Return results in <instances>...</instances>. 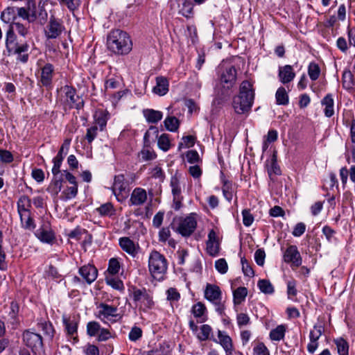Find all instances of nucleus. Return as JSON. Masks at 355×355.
<instances>
[{"label": "nucleus", "mask_w": 355, "mask_h": 355, "mask_svg": "<svg viewBox=\"0 0 355 355\" xmlns=\"http://www.w3.org/2000/svg\"><path fill=\"white\" fill-rule=\"evenodd\" d=\"M254 99L252 84L243 80L239 87V93L233 98L232 106L236 113L243 114L251 110Z\"/></svg>", "instance_id": "f257e3e1"}, {"label": "nucleus", "mask_w": 355, "mask_h": 355, "mask_svg": "<svg viewBox=\"0 0 355 355\" xmlns=\"http://www.w3.org/2000/svg\"><path fill=\"white\" fill-rule=\"evenodd\" d=\"M107 45L111 51L119 55H126L132 48L129 35L119 29L113 30L110 33L107 35Z\"/></svg>", "instance_id": "f03ea898"}, {"label": "nucleus", "mask_w": 355, "mask_h": 355, "mask_svg": "<svg viewBox=\"0 0 355 355\" xmlns=\"http://www.w3.org/2000/svg\"><path fill=\"white\" fill-rule=\"evenodd\" d=\"M168 270V261L166 257L157 250H153L148 258V270L151 277L157 280L165 279Z\"/></svg>", "instance_id": "7ed1b4c3"}, {"label": "nucleus", "mask_w": 355, "mask_h": 355, "mask_svg": "<svg viewBox=\"0 0 355 355\" xmlns=\"http://www.w3.org/2000/svg\"><path fill=\"white\" fill-rule=\"evenodd\" d=\"M196 214L191 213L186 217H175L171 224L172 228L183 237H189L197 227Z\"/></svg>", "instance_id": "20e7f679"}, {"label": "nucleus", "mask_w": 355, "mask_h": 355, "mask_svg": "<svg viewBox=\"0 0 355 355\" xmlns=\"http://www.w3.org/2000/svg\"><path fill=\"white\" fill-rule=\"evenodd\" d=\"M130 296L139 310L147 311L152 309L155 305L153 296L149 293L146 288H139L135 286H132L128 288Z\"/></svg>", "instance_id": "39448f33"}, {"label": "nucleus", "mask_w": 355, "mask_h": 355, "mask_svg": "<svg viewBox=\"0 0 355 355\" xmlns=\"http://www.w3.org/2000/svg\"><path fill=\"white\" fill-rule=\"evenodd\" d=\"M59 95L60 101L65 109L76 108L78 110L83 106V101L76 94L75 89L69 85L61 87Z\"/></svg>", "instance_id": "423d86ee"}, {"label": "nucleus", "mask_w": 355, "mask_h": 355, "mask_svg": "<svg viewBox=\"0 0 355 355\" xmlns=\"http://www.w3.org/2000/svg\"><path fill=\"white\" fill-rule=\"evenodd\" d=\"M22 338L24 344L31 348L33 352H39L42 349L43 339L40 334L28 329L23 332Z\"/></svg>", "instance_id": "0eeeda50"}, {"label": "nucleus", "mask_w": 355, "mask_h": 355, "mask_svg": "<svg viewBox=\"0 0 355 355\" xmlns=\"http://www.w3.org/2000/svg\"><path fill=\"white\" fill-rule=\"evenodd\" d=\"M94 125L90 127V142L96 137L97 130L102 131L106 127L108 119L107 112L103 110H98L94 114Z\"/></svg>", "instance_id": "6e6552de"}, {"label": "nucleus", "mask_w": 355, "mask_h": 355, "mask_svg": "<svg viewBox=\"0 0 355 355\" xmlns=\"http://www.w3.org/2000/svg\"><path fill=\"white\" fill-rule=\"evenodd\" d=\"M151 133L155 135V137L157 138V145L161 150L166 152L170 149L171 141L169 139V135L168 134L164 133L160 136H158L159 130L155 126H150L148 130H147L144 134V141L146 145L150 143L149 137Z\"/></svg>", "instance_id": "1a4fd4ad"}, {"label": "nucleus", "mask_w": 355, "mask_h": 355, "mask_svg": "<svg viewBox=\"0 0 355 355\" xmlns=\"http://www.w3.org/2000/svg\"><path fill=\"white\" fill-rule=\"evenodd\" d=\"M96 309L97 311L94 312V315L103 322L110 317L121 318L119 314L117 313L118 309L116 306L101 302L97 304Z\"/></svg>", "instance_id": "9d476101"}, {"label": "nucleus", "mask_w": 355, "mask_h": 355, "mask_svg": "<svg viewBox=\"0 0 355 355\" xmlns=\"http://www.w3.org/2000/svg\"><path fill=\"white\" fill-rule=\"evenodd\" d=\"M284 261L286 263L291 264V266L299 267L302 265V259L295 245H290L284 251L283 254Z\"/></svg>", "instance_id": "9b49d317"}, {"label": "nucleus", "mask_w": 355, "mask_h": 355, "mask_svg": "<svg viewBox=\"0 0 355 355\" xmlns=\"http://www.w3.org/2000/svg\"><path fill=\"white\" fill-rule=\"evenodd\" d=\"M90 337H95L98 342H105L112 337L110 329L101 327L96 321H90Z\"/></svg>", "instance_id": "f8f14e48"}, {"label": "nucleus", "mask_w": 355, "mask_h": 355, "mask_svg": "<svg viewBox=\"0 0 355 355\" xmlns=\"http://www.w3.org/2000/svg\"><path fill=\"white\" fill-rule=\"evenodd\" d=\"M237 70L234 66L226 67L220 75V83L229 91L236 83Z\"/></svg>", "instance_id": "ddd939ff"}, {"label": "nucleus", "mask_w": 355, "mask_h": 355, "mask_svg": "<svg viewBox=\"0 0 355 355\" xmlns=\"http://www.w3.org/2000/svg\"><path fill=\"white\" fill-rule=\"evenodd\" d=\"M36 236L43 243L52 244L55 240V233L50 227L49 222H44L37 230Z\"/></svg>", "instance_id": "4468645a"}, {"label": "nucleus", "mask_w": 355, "mask_h": 355, "mask_svg": "<svg viewBox=\"0 0 355 355\" xmlns=\"http://www.w3.org/2000/svg\"><path fill=\"white\" fill-rule=\"evenodd\" d=\"M119 245L121 250L132 257H135L139 250L138 243H135L130 237L123 236L119 239Z\"/></svg>", "instance_id": "2eb2a0df"}, {"label": "nucleus", "mask_w": 355, "mask_h": 355, "mask_svg": "<svg viewBox=\"0 0 355 355\" xmlns=\"http://www.w3.org/2000/svg\"><path fill=\"white\" fill-rule=\"evenodd\" d=\"M29 14L30 16L33 14V19H30V23H33L35 21L38 20L40 24H44L48 17L47 12L46 11L44 6L40 5V3L38 6H36L34 3L32 5L29 3Z\"/></svg>", "instance_id": "dca6fc26"}, {"label": "nucleus", "mask_w": 355, "mask_h": 355, "mask_svg": "<svg viewBox=\"0 0 355 355\" xmlns=\"http://www.w3.org/2000/svg\"><path fill=\"white\" fill-rule=\"evenodd\" d=\"M278 76L282 83L287 84L293 80L295 73L291 65L286 64L284 67H279Z\"/></svg>", "instance_id": "f3484780"}, {"label": "nucleus", "mask_w": 355, "mask_h": 355, "mask_svg": "<svg viewBox=\"0 0 355 355\" xmlns=\"http://www.w3.org/2000/svg\"><path fill=\"white\" fill-rule=\"evenodd\" d=\"M147 200V193L141 187L135 188L130 196V202L132 205L140 206Z\"/></svg>", "instance_id": "a211bd4d"}, {"label": "nucleus", "mask_w": 355, "mask_h": 355, "mask_svg": "<svg viewBox=\"0 0 355 355\" xmlns=\"http://www.w3.org/2000/svg\"><path fill=\"white\" fill-rule=\"evenodd\" d=\"M218 338L216 343H218L225 352V355H230L231 352L234 349L231 337L225 332L220 330L218 331Z\"/></svg>", "instance_id": "6ab92c4d"}, {"label": "nucleus", "mask_w": 355, "mask_h": 355, "mask_svg": "<svg viewBox=\"0 0 355 355\" xmlns=\"http://www.w3.org/2000/svg\"><path fill=\"white\" fill-rule=\"evenodd\" d=\"M53 71L54 67L50 63L46 64L43 67L41 68L40 81L43 86L49 87L51 85Z\"/></svg>", "instance_id": "aec40b11"}, {"label": "nucleus", "mask_w": 355, "mask_h": 355, "mask_svg": "<svg viewBox=\"0 0 355 355\" xmlns=\"http://www.w3.org/2000/svg\"><path fill=\"white\" fill-rule=\"evenodd\" d=\"M62 31V26L55 18L51 17L47 30L46 31V35L48 38H56Z\"/></svg>", "instance_id": "412c9836"}, {"label": "nucleus", "mask_w": 355, "mask_h": 355, "mask_svg": "<svg viewBox=\"0 0 355 355\" xmlns=\"http://www.w3.org/2000/svg\"><path fill=\"white\" fill-rule=\"evenodd\" d=\"M221 291L219 286L207 284L205 290V297L211 302H214L218 300H221Z\"/></svg>", "instance_id": "4be33fe9"}, {"label": "nucleus", "mask_w": 355, "mask_h": 355, "mask_svg": "<svg viewBox=\"0 0 355 355\" xmlns=\"http://www.w3.org/2000/svg\"><path fill=\"white\" fill-rule=\"evenodd\" d=\"M267 172L270 179L274 181V175H281L282 171L280 166L277 163V152L274 151L269 164H266Z\"/></svg>", "instance_id": "5701e85b"}, {"label": "nucleus", "mask_w": 355, "mask_h": 355, "mask_svg": "<svg viewBox=\"0 0 355 355\" xmlns=\"http://www.w3.org/2000/svg\"><path fill=\"white\" fill-rule=\"evenodd\" d=\"M169 89L168 80L164 76H157L156 78V85L153 87V92L162 96L167 94Z\"/></svg>", "instance_id": "b1692460"}, {"label": "nucleus", "mask_w": 355, "mask_h": 355, "mask_svg": "<svg viewBox=\"0 0 355 355\" xmlns=\"http://www.w3.org/2000/svg\"><path fill=\"white\" fill-rule=\"evenodd\" d=\"M207 308L202 302H197L191 308V313L198 319V322L202 323L207 320L206 315Z\"/></svg>", "instance_id": "393cba45"}, {"label": "nucleus", "mask_w": 355, "mask_h": 355, "mask_svg": "<svg viewBox=\"0 0 355 355\" xmlns=\"http://www.w3.org/2000/svg\"><path fill=\"white\" fill-rule=\"evenodd\" d=\"M28 50L29 45L27 43L17 44L14 50V53L17 55V60L22 63H26L29 58Z\"/></svg>", "instance_id": "a878e982"}, {"label": "nucleus", "mask_w": 355, "mask_h": 355, "mask_svg": "<svg viewBox=\"0 0 355 355\" xmlns=\"http://www.w3.org/2000/svg\"><path fill=\"white\" fill-rule=\"evenodd\" d=\"M324 106V114L325 116L330 118L334 114V100L331 94H327L321 101Z\"/></svg>", "instance_id": "bb28decb"}, {"label": "nucleus", "mask_w": 355, "mask_h": 355, "mask_svg": "<svg viewBox=\"0 0 355 355\" xmlns=\"http://www.w3.org/2000/svg\"><path fill=\"white\" fill-rule=\"evenodd\" d=\"M199 330L200 331L196 334V337L200 341L211 340L214 342H217V340L212 335V328L210 325L202 324L200 327Z\"/></svg>", "instance_id": "cd10ccee"}, {"label": "nucleus", "mask_w": 355, "mask_h": 355, "mask_svg": "<svg viewBox=\"0 0 355 355\" xmlns=\"http://www.w3.org/2000/svg\"><path fill=\"white\" fill-rule=\"evenodd\" d=\"M17 212L19 215L27 214L31 211V200L26 195L19 197L17 202Z\"/></svg>", "instance_id": "c85d7f7f"}, {"label": "nucleus", "mask_w": 355, "mask_h": 355, "mask_svg": "<svg viewBox=\"0 0 355 355\" xmlns=\"http://www.w3.org/2000/svg\"><path fill=\"white\" fill-rule=\"evenodd\" d=\"M146 121L149 123H157L162 120L163 114L153 109H146L143 111Z\"/></svg>", "instance_id": "c756f323"}, {"label": "nucleus", "mask_w": 355, "mask_h": 355, "mask_svg": "<svg viewBox=\"0 0 355 355\" xmlns=\"http://www.w3.org/2000/svg\"><path fill=\"white\" fill-rule=\"evenodd\" d=\"M98 213L101 216L104 217H112L116 214V210L114 205L111 202H106L102 204L99 207L96 208L94 213Z\"/></svg>", "instance_id": "7c9ffc66"}, {"label": "nucleus", "mask_w": 355, "mask_h": 355, "mask_svg": "<svg viewBox=\"0 0 355 355\" xmlns=\"http://www.w3.org/2000/svg\"><path fill=\"white\" fill-rule=\"evenodd\" d=\"M63 180L64 179L62 178V174H60L58 176H53V180L47 189V191L49 193L57 196L61 191Z\"/></svg>", "instance_id": "2f4dec72"}, {"label": "nucleus", "mask_w": 355, "mask_h": 355, "mask_svg": "<svg viewBox=\"0 0 355 355\" xmlns=\"http://www.w3.org/2000/svg\"><path fill=\"white\" fill-rule=\"evenodd\" d=\"M223 182L222 191L224 198L228 201L231 202L233 198V184L232 181L227 180L225 177L221 178Z\"/></svg>", "instance_id": "473e14b6"}, {"label": "nucleus", "mask_w": 355, "mask_h": 355, "mask_svg": "<svg viewBox=\"0 0 355 355\" xmlns=\"http://www.w3.org/2000/svg\"><path fill=\"white\" fill-rule=\"evenodd\" d=\"M126 188V183L125 182V176L123 174L115 175L114 179V184L112 186V190L114 193L120 194Z\"/></svg>", "instance_id": "72a5a7b5"}, {"label": "nucleus", "mask_w": 355, "mask_h": 355, "mask_svg": "<svg viewBox=\"0 0 355 355\" xmlns=\"http://www.w3.org/2000/svg\"><path fill=\"white\" fill-rule=\"evenodd\" d=\"M19 311V304L16 301H12L10 305V311L8 313V320L12 324H18L19 321L18 318Z\"/></svg>", "instance_id": "f704fd0d"}, {"label": "nucleus", "mask_w": 355, "mask_h": 355, "mask_svg": "<svg viewBox=\"0 0 355 355\" xmlns=\"http://www.w3.org/2000/svg\"><path fill=\"white\" fill-rule=\"evenodd\" d=\"M1 18L6 23H10L11 24L15 22L17 19L16 8L8 7L5 9L1 15Z\"/></svg>", "instance_id": "c9c22d12"}, {"label": "nucleus", "mask_w": 355, "mask_h": 355, "mask_svg": "<svg viewBox=\"0 0 355 355\" xmlns=\"http://www.w3.org/2000/svg\"><path fill=\"white\" fill-rule=\"evenodd\" d=\"M343 87L347 90L353 89L355 87L354 75L349 70L344 71L342 76Z\"/></svg>", "instance_id": "e433bc0d"}, {"label": "nucleus", "mask_w": 355, "mask_h": 355, "mask_svg": "<svg viewBox=\"0 0 355 355\" xmlns=\"http://www.w3.org/2000/svg\"><path fill=\"white\" fill-rule=\"evenodd\" d=\"M338 355H349V344L343 337L334 339Z\"/></svg>", "instance_id": "4c0bfd02"}, {"label": "nucleus", "mask_w": 355, "mask_h": 355, "mask_svg": "<svg viewBox=\"0 0 355 355\" xmlns=\"http://www.w3.org/2000/svg\"><path fill=\"white\" fill-rule=\"evenodd\" d=\"M146 355H171L169 345L166 343H160L158 347L147 352Z\"/></svg>", "instance_id": "58836bf2"}, {"label": "nucleus", "mask_w": 355, "mask_h": 355, "mask_svg": "<svg viewBox=\"0 0 355 355\" xmlns=\"http://www.w3.org/2000/svg\"><path fill=\"white\" fill-rule=\"evenodd\" d=\"M276 103L279 105H286L289 103V97L286 91V89L283 87H280L277 89L275 93Z\"/></svg>", "instance_id": "ea45409f"}, {"label": "nucleus", "mask_w": 355, "mask_h": 355, "mask_svg": "<svg viewBox=\"0 0 355 355\" xmlns=\"http://www.w3.org/2000/svg\"><path fill=\"white\" fill-rule=\"evenodd\" d=\"M37 327L39 329L43 331L45 335L49 336L51 338L53 337L55 330L51 322L41 319L37 322Z\"/></svg>", "instance_id": "a19ab883"}, {"label": "nucleus", "mask_w": 355, "mask_h": 355, "mask_svg": "<svg viewBox=\"0 0 355 355\" xmlns=\"http://www.w3.org/2000/svg\"><path fill=\"white\" fill-rule=\"evenodd\" d=\"M22 227L26 230H33L35 228L34 220L31 216V212L19 215Z\"/></svg>", "instance_id": "79ce46f5"}, {"label": "nucleus", "mask_w": 355, "mask_h": 355, "mask_svg": "<svg viewBox=\"0 0 355 355\" xmlns=\"http://www.w3.org/2000/svg\"><path fill=\"white\" fill-rule=\"evenodd\" d=\"M248 295V289L244 286H240L233 291V301L235 304H240L245 300Z\"/></svg>", "instance_id": "37998d69"}, {"label": "nucleus", "mask_w": 355, "mask_h": 355, "mask_svg": "<svg viewBox=\"0 0 355 355\" xmlns=\"http://www.w3.org/2000/svg\"><path fill=\"white\" fill-rule=\"evenodd\" d=\"M286 327L283 324L278 325L270 332V338L272 340L279 341L285 336Z\"/></svg>", "instance_id": "c03bdc74"}, {"label": "nucleus", "mask_w": 355, "mask_h": 355, "mask_svg": "<svg viewBox=\"0 0 355 355\" xmlns=\"http://www.w3.org/2000/svg\"><path fill=\"white\" fill-rule=\"evenodd\" d=\"M165 128L170 132H176L180 125L179 120L174 116H167L164 121Z\"/></svg>", "instance_id": "a18cd8bd"}, {"label": "nucleus", "mask_w": 355, "mask_h": 355, "mask_svg": "<svg viewBox=\"0 0 355 355\" xmlns=\"http://www.w3.org/2000/svg\"><path fill=\"white\" fill-rule=\"evenodd\" d=\"M63 323L65 326L67 333L69 336H73L77 331V323L75 320H71L65 315L62 317Z\"/></svg>", "instance_id": "49530a36"}, {"label": "nucleus", "mask_w": 355, "mask_h": 355, "mask_svg": "<svg viewBox=\"0 0 355 355\" xmlns=\"http://www.w3.org/2000/svg\"><path fill=\"white\" fill-rule=\"evenodd\" d=\"M324 332V326L322 323L314 324L313 329L309 333V340L318 341L320 336Z\"/></svg>", "instance_id": "de8ad7c7"}, {"label": "nucleus", "mask_w": 355, "mask_h": 355, "mask_svg": "<svg viewBox=\"0 0 355 355\" xmlns=\"http://www.w3.org/2000/svg\"><path fill=\"white\" fill-rule=\"evenodd\" d=\"M257 286L264 294H272L275 292L274 286L268 279H259Z\"/></svg>", "instance_id": "09e8293b"}, {"label": "nucleus", "mask_w": 355, "mask_h": 355, "mask_svg": "<svg viewBox=\"0 0 355 355\" xmlns=\"http://www.w3.org/2000/svg\"><path fill=\"white\" fill-rule=\"evenodd\" d=\"M149 174L151 178L158 180L159 182H163L166 178L165 173L159 165L150 168Z\"/></svg>", "instance_id": "8fccbe9b"}, {"label": "nucleus", "mask_w": 355, "mask_h": 355, "mask_svg": "<svg viewBox=\"0 0 355 355\" xmlns=\"http://www.w3.org/2000/svg\"><path fill=\"white\" fill-rule=\"evenodd\" d=\"M320 68L315 62H311L308 67V74L311 80L315 81L318 79L320 75Z\"/></svg>", "instance_id": "3c124183"}, {"label": "nucleus", "mask_w": 355, "mask_h": 355, "mask_svg": "<svg viewBox=\"0 0 355 355\" xmlns=\"http://www.w3.org/2000/svg\"><path fill=\"white\" fill-rule=\"evenodd\" d=\"M170 185L173 197L180 196L181 194V188L180 186V180L177 176L171 177Z\"/></svg>", "instance_id": "603ef678"}, {"label": "nucleus", "mask_w": 355, "mask_h": 355, "mask_svg": "<svg viewBox=\"0 0 355 355\" xmlns=\"http://www.w3.org/2000/svg\"><path fill=\"white\" fill-rule=\"evenodd\" d=\"M107 284L115 290L119 291H124V285L123 282L117 277L107 278Z\"/></svg>", "instance_id": "864d4df0"}, {"label": "nucleus", "mask_w": 355, "mask_h": 355, "mask_svg": "<svg viewBox=\"0 0 355 355\" xmlns=\"http://www.w3.org/2000/svg\"><path fill=\"white\" fill-rule=\"evenodd\" d=\"M241 262L244 275L250 277H253L254 275V271L248 260L245 257H241Z\"/></svg>", "instance_id": "5fc2aeb1"}, {"label": "nucleus", "mask_w": 355, "mask_h": 355, "mask_svg": "<svg viewBox=\"0 0 355 355\" xmlns=\"http://www.w3.org/2000/svg\"><path fill=\"white\" fill-rule=\"evenodd\" d=\"M16 13L17 17L27 20L28 23H30V19H33V14H32L31 16H30L29 14V5L27 8L24 7L16 8Z\"/></svg>", "instance_id": "6e6d98bb"}, {"label": "nucleus", "mask_w": 355, "mask_h": 355, "mask_svg": "<svg viewBox=\"0 0 355 355\" xmlns=\"http://www.w3.org/2000/svg\"><path fill=\"white\" fill-rule=\"evenodd\" d=\"M254 355H270L268 347L262 342H259L253 348Z\"/></svg>", "instance_id": "4d7b16f0"}, {"label": "nucleus", "mask_w": 355, "mask_h": 355, "mask_svg": "<svg viewBox=\"0 0 355 355\" xmlns=\"http://www.w3.org/2000/svg\"><path fill=\"white\" fill-rule=\"evenodd\" d=\"M10 27L13 29V31H16L20 35L25 37L28 33V28L25 25L15 21L10 24Z\"/></svg>", "instance_id": "13d9d810"}, {"label": "nucleus", "mask_w": 355, "mask_h": 355, "mask_svg": "<svg viewBox=\"0 0 355 355\" xmlns=\"http://www.w3.org/2000/svg\"><path fill=\"white\" fill-rule=\"evenodd\" d=\"M182 139V142H180L178 144L179 149L183 146L185 148L192 147L196 142V137L193 135L184 136Z\"/></svg>", "instance_id": "bf43d9fd"}, {"label": "nucleus", "mask_w": 355, "mask_h": 355, "mask_svg": "<svg viewBox=\"0 0 355 355\" xmlns=\"http://www.w3.org/2000/svg\"><path fill=\"white\" fill-rule=\"evenodd\" d=\"M206 250L209 255L216 257L218 254L220 250L219 243H206Z\"/></svg>", "instance_id": "052dcab7"}, {"label": "nucleus", "mask_w": 355, "mask_h": 355, "mask_svg": "<svg viewBox=\"0 0 355 355\" xmlns=\"http://www.w3.org/2000/svg\"><path fill=\"white\" fill-rule=\"evenodd\" d=\"M215 268L220 274H225L228 270V265L224 258H220L216 261Z\"/></svg>", "instance_id": "680f3d73"}, {"label": "nucleus", "mask_w": 355, "mask_h": 355, "mask_svg": "<svg viewBox=\"0 0 355 355\" xmlns=\"http://www.w3.org/2000/svg\"><path fill=\"white\" fill-rule=\"evenodd\" d=\"M120 270V263L119 261L115 258H112L109 261L108 264V272L112 275H116L119 273Z\"/></svg>", "instance_id": "e2e57ef3"}, {"label": "nucleus", "mask_w": 355, "mask_h": 355, "mask_svg": "<svg viewBox=\"0 0 355 355\" xmlns=\"http://www.w3.org/2000/svg\"><path fill=\"white\" fill-rule=\"evenodd\" d=\"M77 184H73V186L63 191L62 193V198L64 200H68L74 198L77 193Z\"/></svg>", "instance_id": "0e129e2a"}, {"label": "nucleus", "mask_w": 355, "mask_h": 355, "mask_svg": "<svg viewBox=\"0 0 355 355\" xmlns=\"http://www.w3.org/2000/svg\"><path fill=\"white\" fill-rule=\"evenodd\" d=\"M243 223L245 227L250 226L254 222V216L249 209L242 211Z\"/></svg>", "instance_id": "69168bd1"}, {"label": "nucleus", "mask_w": 355, "mask_h": 355, "mask_svg": "<svg viewBox=\"0 0 355 355\" xmlns=\"http://www.w3.org/2000/svg\"><path fill=\"white\" fill-rule=\"evenodd\" d=\"M142 336V330L137 326L133 327L128 335V338L131 341H137Z\"/></svg>", "instance_id": "338daca9"}, {"label": "nucleus", "mask_w": 355, "mask_h": 355, "mask_svg": "<svg viewBox=\"0 0 355 355\" xmlns=\"http://www.w3.org/2000/svg\"><path fill=\"white\" fill-rule=\"evenodd\" d=\"M166 298L171 302H178L180 299V294L175 288H169L166 291Z\"/></svg>", "instance_id": "774afa93"}]
</instances>
